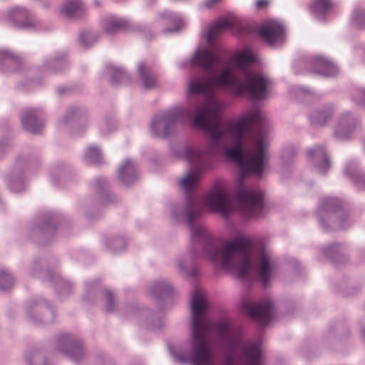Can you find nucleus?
Segmentation results:
<instances>
[{"instance_id": "f704fd0d", "label": "nucleus", "mask_w": 365, "mask_h": 365, "mask_svg": "<svg viewBox=\"0 0 365 365\" xmlns=\"http://www.w3.org/2000/svg\"><path fill=\"white\" fill-rule=\"evenodd\" d=\"M138 73L145 89L151 90L157 87V78L153 73L151 68L145 63H139L138 65Z\"/></svg>"}, {"instance_id": "e433bc0d", "label": "nucleus", "mask_w": 365, "mask_h": 365, "mask_svg": "<svg viewBox=\"0 0 365 365\" xmlns=\"http://www.w3.org/2000/svg\"><path fill=\"white\" fill-rule=\"evenodd\" d=\"M173 292L171 284L165 280L155 281L149 288V293L159 301L170 297Z\"/></svg>"}, {"instance_id": "338daca9", "label": "nucleus", "mask_w": 365, "mask_h": 365, "mask_svg": "<svg viewBox=\"0 0 365 365\" xmlns=\"http://www.w3.org/2000/svg\"><path fill=\"white\" fill-rule=\"evenodd\" d=\"M359 255L363 260H365V247L359 250Z\"/></svg>"}, {"instance_id": "0eeeda50", "label": "nucleus", "mask_w": 365, "mask_h": 365, "mask_svg": "<svg viewBox=\"0 0 365 365\" xmlns=\"http://www.w3.org/2000/svg\"><path fill=\"white\" fill-rule=\"evenodd\" d=\"M192 110L188 107L175 106L156 114L150 123L152 135L159 138H167L177 129V124L185 125L191 119Z\"/></svg>"}, {"instance_id": "58836bf2", "label": "nucleus", "mask_w": 365, "mask_h": 365, "mask_svg": "<svg viewBox=\"0 0 365 365\" xmlns=\"http://www.w3.org/2000/svg\"><path fill=\"white\" fill-rule=\"evenodd\" d=\"M103 28L107 34L113 35L119 31L128 29L129 23L125 19L110 16L106 19Z\"/></svg>"}, {"instance_id": "a18cd8bd", "label": "nucleus", "mask_w": 365, "mask_h": 365, "mask_svg": "<svg viewBox=\"0 0 365 365\" xmlns=\"http://www.w3.org/2000/svg\"><path fill=\"white\" fill-rule=\"evenodd\" d=\"M257 61V58L255 53L250 48L244 49L237 56V63L238 66L245 73V77L246 73H252L247 70V65L249 63H255Z\"/></svg>"}, {"instance_id": "20e7f679", "label": "nucleus", "mask_w": 365, "mask_h": 365, "mask_svg": "<svg viewBox=\"0 0 365 365\" xmlns=\"http://www.w3.org/2000/svg\"><path fill=\"white\" fill-rule=\"evenodd\" d=\"M267 145L266 139H258L255 144L256 151L250 155H244L232 146L225 147L224 150L225 158L238 166V178L233 197L239 203L241 213L247 219L264 215V192L258 188L247 187L245 180L247 176H262L268 162L265 152Z\"/></svg>"}, {"instance_id": "423d86ee", "label": "nucleus", "mask_w": 365, "mask_h": 365, "mask_svg": "<svg viewBox=\"0 0 365 365\" xmlns=\"http://www.w3.org/2000/svg\"><path fill=\"white\" fill-rule=\"evenodd\" d=\"M55 259L48 260L44 257L34 258L29 269V274L50 283L60 298L66 297L73 292L74 286L68 279L62 277L55 269Z\"/></svg>"}, {"instance_id": "b1692460", "label": "nucleus", "mask_w": 365, "mask_h": 365, "mask_svg": "<svg viewBox=\"0 0 365 365\" xmlns=\"http://www.w3.org/2000/svg\"><path fill=\"white\" fill-rule=\"evenodd\" d=\"M307 158L321 175H326L331 161L324 145H317L307 150Z\"/></svg>"}, {"instance_id": "a19ab883", "label": "nucleus", "mask_w": 365, "mask_h": 365, "mask_svg": "<svg viewBox=\"0 0 365 365\" xmlns=\"http://www.w3.org/2000/svg\"><path fill=\"white\" fill-rule=\"evenodd\" d=\"M200 110L202 113L206 120H215L220 118V108L214 102H208L195 107L192 116L195 115Z\"/></svg>"}, {"instance_id": "603ef678", "label": "nucleus", "mask_w": 365, "mask_h": 365, "mask_svg": "<svg viewBox=\"0 0 365 365\" xmlns=\"http://www.w3.org/2000/svg\"><path fill=\"white\" fill-rule=\"evenodd\" d=\"M350 20L352 25L359 29L365 30V9L355 8L352 11Z\"/></svg>"}, {"instance_id": "cd10ccee", "label": "nucleus", "mask_w": 365, "mask_h": 365, "mask_svg": "<svg viewBox=\"0 0 365 365\" xmlns=\"http://www.w3.org/2000/svg\"><path fill=\"white\" fill-rule=\"evenodd\" d=\"M336 109L333 104L329 103L313 110L309 115L311 124L317 127H325L332 120Z\"/></svg>"}, {"instance_id": "393cba45", "label": "nucleus", "mask_w": 365, "mask_h": 365, "mask_svg": "<svg viewBox=\"0 0 365 365\" xmlns=\"http://www.w3.org/2000/svg\"><path fill=\"white\" fill-rule=\"evenodd\" d=\"M21 122L23 128L34 135L40 134L44 127V120L39 110L27 108L21 115Z\"/></svg>"}, {"instance_id": "13d9d810", "label": "nucleus", "mask_w": 365, "mask_h": 365, "mask_svg": "<svg viewBox=\"0 0 365 365\" xmlns=\"http://www.w3.org/2000/svg\"><path fill=\"white\" fill-rule=\"evenodd\" d=\"M117 126L116 120L114 118H106L101 125L100 130L103 135L112 132Z\"/></svg>"}, {"instance_id": "c9c22d12", "label": "nucleus", "mask_w": 365, "mask_h": 365, "mask_svg": "<svg viewBox=\"0 0 365 365\" xmlns=\"http://www.w3.org/2000/svg\"><path fill=\"white\" fill-rule=\"evenodd\" d=\"M344 250V245L338 243L333 242L328 245L322 249L323 255L329 258L335 264L344 263L346 260V257L343 255Z\"/></svg>"}, {"instance_id": "5fc2aeb1", "label": "nucleus", "mask_w": 365, "mask_h": 365, "mask_svg": "<svg viewBox=\"0 0 365 365\" xmlns=\"http://www.w3.org/2000/svg\"><path fill=\"white\" fill-rule=\"evenodd\" d=\"M242 337V331L241 328H237L235 336H232L227 342V353H232V354H235V350L237 346L240 344V339Z\"/></svg>"}, {"instance_id": "2eb2a0df", "label": "nucleus", "mask_w": 365, "mask_h": 365, "mask_svg": "<svg viewBox=\"0 0 365 365\" xmlns=\"http://www.w3.org/2000/svg\"><path fill=\"white\" fill-rule=\"evenodd\" d=\"M8 21L15 28L29 31H49L52 27L22 7H15L8 11Z\"/></svg>"}, {"instance_id": "c03bdc74", "label": "nucleus", "mask_w": 365, "mask_h": 365, "mask_svg": "<svg viewBox=\"0 0 365 365\" xmlns=\"http://www.w3.org/2000/svg\"><path fill=\"white\" fill-rule=\"evenodd\" d=\"M160 18L165 19L173 25V27H168L163 30L165 34L171 33H178L184 26L182 19L175 13L170 11H164L160 15Z\"/></svg>"}, {"instance_id": "f03ea898", "label": "nucleus", "mask_w": 365, "mask_h": 365, "mask_svg": "<svg viewBox=\"0 0 365 365\" xmlns=\"http://www.w3.org/2000/svg\"><path fill=\"white\" fill-rule=\"evenodd\" d=\"M221 61V56L216 52L207 48H198L188 61L182 63V67H185L186 65L198 66L209 75L207 82L199 76L190 79L187 85L188 93L200 95L212 88L228 89L239 96L245 95L254 102L268 98L270 93V81L261 74L247 72L245 78L239 81L233 76L232 65L227 63L217 74L212 75L216 70V66Z\"/></svg>"}, {"instance_id": "1a4fd4ad", "label": "nucleus", "mask_w": 365, "mask_h": 365, "mask_svg": "<svg viewBox=\"0 0 365 365\" xmlns=\"http://www.w3.org/2000/svg\"><path fill=\"white\" fill-rule=\"evenodd\" d=\"M61 220L62 216L56 211L46 210L41 212L36 222L29 226V239L38 245H46L56 236Z\"/></svg>"}, {"instance_id": "2f4dec72", "label": "nucleus", "mask_w": 365, "mask_h": 365, "mask_svg": "<svg viewBox=\"0 0 365 365\" xmlns=\"http://www.w3.org/2000/svg\"><path fill=\"white\" fill-rule=\"evenodd\" d=\"M71 167L64 162H59L53 165L49 170V180L56 187H59L63 181L66 180L71 173Z\"/></svg>"}, {"instance_id": "ea45409f", "label": "nucleus", "mask_w": 365, "mask_h": 365, "mask_svg": "<svg viewBox=\"0 0 365 365\" xmlns=\"http://www.w3.org/2000/svg\"><path fill=\"white\" fill-rule=\"evenodd\" d=\"M332 6L331 0H313L309 5V9L318 21H325L326 15Z\"/></svg>"}, {"instance_id": "0e129e2a", "label": "nucleus", "mask_w": 365, "mask_h": 365, "mask_svg": "<svg viewBox=\"0 0 365 365\" xmlns=\"http://www.w3.org/2000/svg\"><path fill=\"white\" fill-rule=\"evenodd\" d=\"M219 0H206L205 1V6L207 8H211L215 5Z\"/></svg>"}, {"instance_id": "7ed1b4c3", "label": "nucleus", "mask_w": 365, "mask_h": 365, "mask_svg": "<svg viewBox=\"0 0 365 365\" xmlns=\"http://www.w3.org/2000/svg\"><path fill=\"white\" fill-rule=\"evenodd\" d=\"M191 327L188 340L190 349L175 351L171 346L169 350L172 356L181 364L212 365L215 353L209 336L215 327L217 335L226 339L230 331L227 319H220L212 322L208 317L209 306L202 293L195 289L191 296Z\"/></svg>"}, {"instance_id": "49530a36", "label": "nucleus", "mask_w": 365, "mask_h": 365, "mask_svg": "<svg viewBox=\"0 0 365 365\" xmlns=\"http://www.w3.org/2000/svg\"><path fill=\"white\" fill-rule=\"evenodd\" d=\"M84 161L89 165H102L103 158L99 147L96 145L88 146L85 150Z\"/></svg>"}, {"instance_id": "3c124183", "label": "nucleus", "mask_w": 365, "mask_h": 365, "mask_svg": "<svg viewBox=\"0 0 365 365\" xmlns=\"http://www.w3.org/2000/svg\"><path fill=\"white\" fill-rule=\"evenodd\" d=\"M14 282V278L11 272L5 269L0 268V290L6 292L10 290Z\"/></svg>"}, {"instance_id": "a211bd4d", "label": "nucleus", "mask_w": 365, "mask_h": 365, "mask_svg": "<svg viewBox=\"0 0 365 365\" xmlns=\"http://www.w3.org/2000/svg\"><path fill=\"white\" fill-rule=\"evenodd\" d=\"M241 308L244 313L261 325L268 324L275 316L274 305L268 299L258 303L242 301Z\"/></svg>"}, {"instance_id": "69168bd1", "label": "nucleus", "mask_w": 365, "mask_h": 365, "mask_svg": "<svg viewBox=\"0 0 365 365\" xmlns=\"http://www.w3.org/2000/svg\"><path fill=\"white\" fill-rule=\"evenodd\" d=\"M267 4V0H258L257 1V6L259 9L262 8L264 6H265Z\"/></svg>"}, {"instance_id": "6e6d98bb", "label": "nucleus", "mask_w": 365, "mask_h": 365, "mask_svg": "<svg viewBox=\"0 0 365 365\" xmlns=\"http://www.w3.org/2000/svg\"><path fill=\"white\" fill-rule=\"evenodd\" d=\"M351 100L359 106L365 109V88L359 87L354 90Z\"/></svg>"}, {"instance_id": "e2e57ef3", "label": "nucleus", "mask_w": 365, "mask_h": 365, "mask_svg": "<svg viewBox=\"0 0 365 365\" xmlns=\"http://www.w3.org/2000/svg\"><path fill=\"white\" fill-rule=\"evenodd\" d=\"M98 361L102 362L103 365H114L113 360L106 358L103 354L98 356Z\"/></svg>"}, {"instance_id": "7c9ffc66", "label": "nucleus", "mask_w": 365, "mask_h": 365, "mask_svg": "<svg viewBox=\"0 0 365 365\" xmlns=\"http://www.w3.org/2000/svg\"><path fill=\"white\" fill-rule=\"evenodd\" d=\"M343 173L353 181L359 190H365V173L361 169L356 160L347 162L344 166Z\"/></svg>"}, {"instance_id": "dca6fc26", "label": "nucleus", "mask_w": 365, "mask_h": 365, "mask_svg": "<svg viewBox=\"0 0 365 365\" xmlns=\"http://www.w3.org/2000/svg\"><path fill=\"white\" fill-rule=\"evenodd\" d=\"M207 207L228 218L234 210V205L228 192L220 184H215L204 197Z\"/></svg>"}, {"instance_id": "c756f323", "label": "nucleus", "mask_w": 365, "mask_h": 365, "mask_svg": "<svg viewBox=\"0 0 365 365\" xmlns=\"http://www.w3.org/2000/svg\"><path fill=\"white\" fill-rule=\"evenodd\" d=\"M21 65L19 56L9 49L0 50V69L2 73L9 74L17 71Z\"/></svg>"}, {"instance_id": "ddd939ff", "label": "nucleus", "mask_w": 365, "mask_h": 365, "mask_svg": "<svg viewBox=\"0 0 365 365\" xmlns=\"http://www.w3.org/2000/svg\"><path fill=\"white\" fill-rule=\"evenodd\" d=\"M26 313L28 320L39 327L49 325L56 319L54 308L41 296H35L27 300Z\"/></svg>"}, {"instance_id": "9b49d317", "label": "nucleus", "mask_w": 365, "mask_h": 365, "mask_svg": "<svg viewBox=\"0 0 365 365\" xmlns=\"http://www.w3.org/2000/svg\"><path fill=\"white\" fill-rule=\"evenodd\" d=\"M292 69L295 74L312 72L325 78L334 77L338 73L337 66L322 56H303L294 61Z\"/></svg>"}, {"instance_id": "de8ad7c7", "label": "nucleus", "mask_w": 365, "mask_h": 365, "mask_svg": "<svg viewBox=\"0 0 365 365\" xmlns=\"http://www.w3.org/2000/svg\"><path fill=\"white\" fill-rule=\"evenodd\" d=\"M99 39V34L96 31L85 30L79 33L78 43L85 49L93 46Z\"/></svg>"}, {"instance_id": "f3484780", "label": "nucleus", "mask_w": 365, "mask_h": 365, "mask_svg": "<svg viewBox=\"0 0 365 365\" xmlns=\"http://www.w3.org/2000/svg\"><path fill=\"white\" fill-rule=\"evenodd\" d=\"M55 349L75 363L81 361L86 354L81 339L76 335L68 333L61 334L57 336Z\"/></svg>"}, {"instance_id": "473e14b6", "label": "nucleus", "mask_w": 365, "mask_h": 365, "mask_svg": "<svg viewBox=\"0 0 365 365\" xmlns=\"http://www.w3.org/2000/svg\"><path fill=\"white\" fill-rule=\"evenodd\" d=\"M103 245L110 254L119 255L125 251L128 239L121 235H113L106 237Z\"/></svg>"}, {"instance_id": "79ce46f5", "label": "nucleus", "mask_w": 365, "mask_h": 365, "mask_svg": "<svg viewBox=\"0 0 365 365\" xmlns=\"http://www.w3.org/2000/svg\"><path fill=\"white\" fill-rule=\"evenodd\" d=\"M61 12L68 19H76L83 15L84 8L81 1L69 0L61 6Z\"/></svg>"}, {"instance_id": "412c9836", "label": "nucleus", "mask_w": 365, "mask_h": 365, "mask_svg": "<svg viewBox=\"0 0 365 365\" xmlns=\"http://www.w3.org/2000/svg\"><path fill=\"white\" fill-rule=\"evenodd\" d=\"M359 125V118L350 111L342 113L338 118L334 129V137L339 140H347L356 130Z\"/></svg>"}, {"instance_id": "39448f33", "label": "nucleus", "mask_w": 365, "mask_h": 365, "mask_svg": "<svg viewBox=\"0 0 365 365\" xmlns=\"http://www.w3.org/2000/svg\"><path fill=\"white\" fill-rule=\"evenodd\" d=\"M317 215L319 225L325 232L344 230L351 224L348 210L336 197L322 199L318 204Z\"/></svg>"}, {"instance_id": "6ab92c4d", "label": "nucleus", "mask_w": 365, "mask_h": 365, "mask_svg": "<svg viewBox=\"0 0 365 365\" xmlns=\"http://www.w3.org/2000/svg\"><path fill=\"white\" fill-rule=\"evenodd\" d=\"M100 297L105 301V311L112 313L115 310L116 302L113 293L109 289H103L99 280H87L84 282L83 299L93 304Z\"/></svg>"}, {"instance_id": "4468645a", "label": "nucleus", "mask_w": 365, "mask_h": 365, "mask_svg": "<svg viewBox=\"0 0 365 365\" xmlns=\"http://www.w3.org/2000/svg\"><path fill=\"white\" fill-rule=\"evenodd\" d=\"M172 155L175 159L186 160L189 165L195 169V170H189L187 173L192 172L197 175L198 180L200 179L199 174L200 172L211 169L214 165V160L210 154L202 151L194 150L189 145L173 148Z\"/></svg>"}, {"instance_id": "37998d69", "label": "nucleus", "mask_w": 365, "mask_h": 365, "mask_svg": "<svg viewBox=\"0 0 365 365\" xmlns=\"http://www.w3.org/2000/svg\"><path fill=\"white\" fill-rule=\"evenodd\" d=\"M349 335V327L344 322H337L334 325L331 326L327 336L324 338V342L330 339L342 340Z\"/></svg>"}, {"instance_id": "774afa93", "label": "nucleus", "mask_w": 365, "mask_h": 365, "mask_svg": "<svg viewBox=\"0 0 365 365\" xmlns=\"http://www.w3.org/2000/svg\"><path fill=\"white\" fill-rule=\"evenodd\" d=\"M361 336L363 337V339L365 342V325L361 327Z\"/></svg>"}, {"instance_id": "4c0bfd02", "label": "nucleus", "mask_w": 365, "mask_h": 365, "mask_svg": "<svg viewBox=\"0 0 365 365\" xmlns=\"http://www.w3.org/2000/svg\"><path fill=\"white\" fill-rule=\"evenodd\" d=\"M234 27V23L227 18H221L217 19L213 25L210 26L207 31L206 35L207 42L208 43H211L215 40V38L219 36L222 30L232 29Z\"/></svg>"}, {"instance_id": "9d476101", "label": "nucleus", "mask_w": 365, "mask_h": 365, "mask_svg": "<svg viewBox=\"0 0 365 365\" xmlns=\"http://www.w3.org/2000/svg\"><path fill=\"white\" fill-rule=\"evenodd\" d=\"M93 187L96 201L86 202L78 207V212L82 213L90 222L100 217L102 207L112 204L116 199V197L110 191V185L106 177H96L94 180Z\"/></svg>"}, {"instance_id": "5701e85b", "label": "nucleus", "mask_w": 365, "mask_h": 365, "mask_svg": "<svg viewBox=\"0 0 365 365\" xmlns=\"http://www.w3.org/2000/svg\"><path fill=\"white\" fill-rule=\"evenodd\" d=\"M257 269L259 280L264 287H267L277 271V264L264 248L260 250Z\"/></svg>"}, {"instance_id": "09e8293b", "label": "nucleus", "mask_w": 365, "mask_h": 365, "mask_svg": "<svg viewBox=\"0 0 365 365\" xmlns=\"http://www.w3.org/2000/svg\"><path fill=\"white\" fill-rule=\"evenodd\" d=\"M163 324L164 321L162 312L150 310L145 320L146 328L153 331H158L163 327Z\"/></svg>"}, {"instance_id": "c85d7f7f", "label": "nucleus", "mask_w": 365, "mask_h": 365, "mask_svg": "<svg viewBox=\"0 0 365 365\" xmlns=\"http://www.w3.org/2000/svg\"><path fill=\"white\" fill-rule=\"evenodd\" d=\"M118 175L123 185H132L138 178V164L128 158H125L118 168Z\"/></svg>"}, {"instance_id": "bb28decb", "label": "nucleus", "mask_w": 365, "mask_h": 365, "mask_svg": "<svg viewBox=\"0 0 365 365\" xmlns=\"http://www.w3.org/2000/svg\"><path fill=\"white\" fill-rule=\"evenodd\" d=\"M69 63L66 58V53L58 51L44 59L42 68L43 72L57 74L67 69Z\"/></svg>"}, {"instance_id": "052dcab7", "label": "nucleus", "mask_w": 365, "mask_h": 365, "mask_svg": "<svg viewBox=\"0 0 365 365\" xmlns=\"http://www.w3.org/2000/svg\"><path fill=\"white\" fill-rule=\"evenodd\" d=\"M312 349L313 346L309 344H303L299 349V353L302 356L307 359H311Z\"/></svg>"}, {"instance_id": "8fccbe9b", "label": "nucleus", "mask_w": 365, "mask_h": 365, "mask_svg": "<svg viewBox=\"0 0 365 365\" xmlns=\"http://www.w3.org/2000/svg\"><path fill=\"white\" fill-rule=\"evenodd\" d=\"M294 91L298 96H303L312 100H319L323 97V94L317 92L314 88L303 85H296L292 87Z\"/></svg>"}, {"instance_id": "4d7b16f0", "label": "nucleus", "mask_w": 365, "mask_h": 365, "mask_svg": "<svg viewBox=\"0 0 365 365\" xmlns=\"http://www.w3.org/2000/svg\"><path fill=\"white\" fill-rule=\"evenodd\" d=\"M12 146L11 139L9 137L0 138V160L4 159Z\"/></svg>"}, {"instance_id": "f257e3e1", "label": "nucleus", "mask_w": 365, "mask_h": 365, "mask_svg": "<svg viewBox=\"0 0 365 365\" xmlns=\"http://www.w3.org/2000/svg\"><path fill=\"white\" fill-rule=\"evenodd\" d=\"M197 182V175L192 172L187 173L180 180V185L185 191V201L173 204L171 208L173 218L177 222H185L191 232L192 247L187 256L178 259L180 271L190 277H197V268L194 261L200 254L195 250V247L200 245L203 257L215 264H220L225 269L235 271L240 279L247 278L251 269L253 240L243 235H237L220 249L205 227L195 222L200 215V210L192 195Z\"/></svg>"}, {"instance_id": "a878e982", "label": "nucleus", "mask_w": 365, "mask_h": 365, "mask_svg": "<svg viewBox=\"0 0 365 365\" xmlns=\"http://www.w3.org/2000/svg\"><path fill=\"white\" fill-rule=\"evenodd\" d=\"M87 120V110L79 104L71 105L64 115V123L73 128H85Z\"/></svg>"}, {"instance_id": "864d4df0", "label": "nucleus", "mask_w": 365, "mask_h": 365, "mask_svg": "<svg viewBox=\"0 0 365 365\" xmlns=\"http://www.w3.org/2000/svg\"><path fill=\"white\" fill-rule=\"evenodd\" d=\"M297 149L292 144L284 145L282 149L281 159L284 165L291 164L297 155Z\"/></svg>"}, {"instance_id": "f8f14e48", "label": "nucleus", "mask_w": 365, "mask_h": 365, "mask_svg": "<svg viewBox=\"0 0 365 365\" xmlns=\"http://www.w3.org/2000/svg\"><path fill=\"white\" fill-rule=\"evenodd\" d=\"M248 123L256 127L259 135L258 139L261 138L266 139L265 135L267 132L268 123L265 115L258 108H254L246 113L242 118L230 124L227 128V132L232 138H245V127Z\"/></svg>"}, {"instance_id": "bf43d9fd", "label": "nucleus", "mask_w": 365, "mask_h": 365, "mask_svg": "<svg viewBox=\"0 0 365 365\" xmlns=\"http://www.w3.org/2000/svg\"><path fill=\"white\" fill-rule=\"evenodd\" d=\"M243 139L244 138H232L233 145L232 146L233 148H237V150L244 155H250V154L253 153L254 152H246L245 150Z\"/></svg>"}, {"instance_id": "6e6552de", "label": "nucleus", "mask_w": 365, "mask_h": 365, "mask_svg": "<svg viewBox=\"0 0 365 365\" xmlns=\"http://www.w3.org/2000/svg\"><path fill=\"white\" fill-rule=\"evenodd\" d=\"M40 160L41 153L37 149L17 158L14 168L4 178L5 183L11 192L20 193L26 190L28 182L26 172L29 168L37 166Z\"/></svg>"}, {"instance_id": "680f3d73", "label": "nucleus", "mask_w": 365, "mask_h": 365, "mask_svg": "<svg viewBox=\"0 0 365 365\" xmlns=\"http://www.w3.org/2000/svg\"><path fill=\"white\" fill-rule=\"evenodd\" d=\"M361 286L359 285H350L344 292V295L346 297H351L357 294L361 290Z\"/></svg>"}, {"instance_id": "aec40b11", "label": "nucleus", "mask_w": 365, "mask_h": 365, "mask_svg": "<svg viewBox=\"0 0 365 365\" xmlns=\"http://www.w3.org/2000/svg\"><path fill=\"white\" fill-rule=\"evenodd\" d=\"M190 125L195 129L205 132L210 137L213 147L218 146L223 138L224 133L217 123L206 120L200 110L195 115H191Z\"/></svg>"}, {"instance_id": "4be33fe9", "label": "nucleus", "mask_w": 365, "mask_h": 365, "mask_svg": "<svg viewBox=\"0 0 365 365\" xmlns=\"http://www.w3.org/2000/svg\"><path fill=\"white\" fill-rule=\"evenodd\" d=\"M284 26L277 21H269L262 24L258 30V34L269 46H274L282 42L284 38Z\"/></svg>"}, {"instance_id": "72a5a7b5", "label": "nucleus", "mask_w": 365, "mask_h": 365, "mask_svg": "<svg viewBox=\"0 0 365 365\" xmlns=\"http://www.w3.org/2000/svg\"><path fill=\"white\" fill-rule=\"evenodd\" d=\"M106 68L110 76L109 83L111 86H115L119 84L128 83L130 82V76L124 68L115 66L112 64H107Z\"/></svg>"}]
</instances>
